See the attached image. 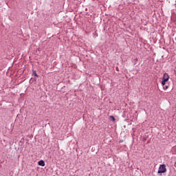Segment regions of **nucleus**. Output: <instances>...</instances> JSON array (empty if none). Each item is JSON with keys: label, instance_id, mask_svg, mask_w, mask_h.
<instances>
[{"label": "nucleus", "instance_id": "obj_1", "mask_svg": "<svg viewBox=\"0 0 176 176\" xmlns=\"http://www.w3.org/2000/svg\"><path fill=\"white\" fill-rule=\"evenodd\" d=\"M168 79H170V76H168V74L165 73L162 78V86H165L166 82H168Z\"/></svg>", "mask_w": 176, "mask_h": 176}, {"label": "nucleus", "instance_id": "obj_2", "mask_svg": "<svg viewBox=\"0 0 176 176\" xmlns=\"http://www.w3.org/2000/svg\"><path fill=\"white\" fill-rule=\"evenodd\" d=\"M166 171H167V168H166V165L165 164H162L159 167V170H158L157 173L158 174H163V173H166Z\"/></svg>", "mask_w": 176, "mask_h": 176}, {"label": "nucleus", "instance_id": "obj_3", "mask_svg": "<svg viewBox=\"0 0 176 176\" xmlns=\"http://www.w3.org/2000/svg\"><path fill=\"white\" fill-rule=\"evenodd\" d=\"M38 166H41V167H45V161L43 160H40L38 162Z\"/></svg>", "mask_w": 176, "mask_h": 176}, {"label": "nucleus", "instance_id": "obj_4", "mask_svg": "<svg viewBox=\"0 0 176 176\" xmlns=\"http://www.w3.org/2000/svg\"><path fill=\"white\" fill-rule=\"evenodd\" d=\"M109 119H111V120H113V122H115V117H113V116H109Z\"/></svg>", "mask_w": 176, "mask_h": 176}, {"label": "nucleus", "instance_id": "obj_5", "mask_svg": "<svg viewBox=\"0 0 176 176\" xmlns=\"http://www.w3.org/2000/svg\"><path fill=\"white\" fill-rule=\"evenodd\" d=\"M163 89H164V90H167V89H168V86H167V85H164V87H163Z\"/></svg>", "mask_w": 176, "mask_h": 176}, {"label": "nucleus", "instance_id": "obj_6", "mask_svg": "<svg viewBox=\"0 0 176 176\" xmlns=\"http://www.w3.org/2000/svg\"><path fill=\"white\" fill-rule=\"evenodd\" d=\"M34 76L38 77V74H36V73L34 74Z\"/></svg>", "mask_w": 176, "mask_h": 176}]
</instances>
